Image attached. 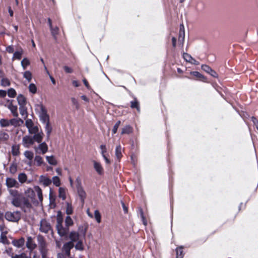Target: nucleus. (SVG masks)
I'll return each mask as SVG.
<instances>
[{
    "label": "nucleus",
    "instance_id": "1",
    "mask_svg": "<svg viewBox=\"0 0 258 258\" xmlns=\"http://www.w3.org/2000/svg\"><path fill=\"white\" fill-rule=\"evenodd\" d=\"M9 192L12 196V203L15 207H20L22 205L29 207L31 205L29 200L22 197L16 190L10 189Z\"/></svg>",
    "mask_w": 258,
    "mask_h": 258
},
{
    "label": "nucleus",
    "instance_id": "2",
    "mask_svg": "<svg viewBox=\"0 0 258 258\" xmlns=\"http://www.w3.org/2000/svg\"><path fill=\"white\" fill-rule=\"evenodd\" d=\"M36 113L38 115L40 121L42 123L49 121V116L47 113V110L44 106L40 103L36 104L35 108Z\"/></svg>",
    "mask_w": 258,
    "mask_h": 258
},
{
    "label": "nucleus",
    "instance_id": "3",
    "mask_svg": "<svg viewBox=\"0 0 258 258\" xmlns=\"http://www.w3.org/2000/svg\"><path fill=\"white\" fill-rule=\"evenodd\" d=\"M63 217L61 212L58 211L57 214V223L56 229L58 234L60 236L65 235L68 232V228H64L62 226Z\"/></svg>",
    "mask_w": 258,
    "mask_h": 258
},
{
    "label": "nucleus",
    "instance_id": "4",
    "mask_svg": "<svg viewBox=\"0 0 258 258\" xmlns=\"http://www.w3.org/2000/svg\"><path fill=\"white\" fill-rule=\"evenodd\" d=\"M5 218L9 221L16 222L21 218V213L20 212H7L5 215Z\"/></svg>",
    "mask_w": 258,
    "mask_h": 258
},
{
    "label": "nucleus",
    "instance_id": "5",
    "mask_svg": "<svg viewBox=\"0 0 258 258\" xmlns=\"http://www.w3.org/2000/svg\"><path fill=\"white\" fill-rule=\"evenodd\" d=\"M25 125L28 130L29 133H35L37 131L38 126L35 125L30 119H27L25 121Z\"/></svg>",
    "mask_w": 258,
    "mask_h": 258
},
{
    "label": "nucleus",
    "instance_id": "6",
    "mask_svg": "<svg viewBox=\"0 0 258 258\" xmlns=\"http://www.w3.org/2000/svg\"><path fill=\"white\" fill-rule=\"evenodd\" d=\"M51 230L50 224L45 220H42L40 222V230L44 233H47Z\"/></svg>",
    "mask_w": 258,
    "mask_h": 258
},
{
    "label": "nucleus",
    "instance_id": "7",
    "mask_svg": "<svg viewBox=\"0 0 258 258\" xmlns=\"http://www.w3.org/2000/svg\"><path fill=\"white\" fill-rule=\"evenodd\" d=\"M74 246V244L72 241L68 242L63 245L62 251L69 258H72L70 256V250Z\"/></svg>",
    "mask_w": 258,
    "mask_h": 258
},
{
    "label": "nucleus",
    "instance_id": "8",
    "mask_svg": "<svg viewBox=\"0 0 258 258\" xmlns=\"http://www.w3.org/2000/svg\"><path fill=\"white\" fill-rule=\"evenodd\" d=\"M30 134L33 135L32 137L34 141L38 143H40L43 138L44 134L41 130H39V128H37V131L35 133H30Z\"/></svg>",
    "mask_w": 258,
    "mask_h": 258
},
{
    "label": "nucleus",
    "instance_id": "9",
    "mask_svg": "<svg viewBox=\"0 0 258 258\" xmlns=\"http://www.w3.org/2000/svg\"><path fill=\"white\" fill-rule=\"evenodd\" d=\"M34 143L32 137L30 136H25L22 139V145L25 148H29Z\"/></svg>",
    "mask_w": 258,
    "mask_h": 258
},
{
    "label": "nucleus",
    "instance_id": "10",
    "mask_svg": "<svg viewBox=\"0 0 258 258\" xmlns=\"http://www.w3.org/2000/svg\"><path fill=\"white\" fill-rule=\"evenodd\" d=\"M6 185L8 188L16 187L18 188L19 187V183L17 181L13 178H7L6 180Z\"/></svg>",
    "mask_w": 258,
    "mask_h": 258
},
{
    "label": "nucleus",
    "instance_id": "11",
    "mask_svg": "<svg viewBox=\"0 0 258 258\" xmlns=\"http://www.w3.org/2000/svg\"><path fill=\"white\" fill-rule=\"evenodd\" d=\"M34 149L36 153H41L42 154H44L48 150V147L46 144L43 142L41 143L38 147H35Z\"/></svg>",
    "mask_w": 258,
    "mask_h": 258
},
{
    "label": "nucleus",
    "instance_id": "12",
    "mask_svg": "<svg viewBox=\"0 0 258 258\" xmlns=\"http://www.w3.org/2000/svg\"><path fill=\"white\" fill-rule=\"evenodd\" d=\"M39 180L40 182L45 186L49 185L51 183V180L48 177L44 175H41Z\"/></svg>",
    "mask_w": 258,
    "mask_h": 258
},
{
    "label": "nucleus",
    "instance_id": "13",
    "mask_svg": "<svg viewBox=\"0 0 258 258\" xmlns=\"http://www.w3.org/2000/svg\"><path fill=\"white\" fill-rule=\"evenodd\" d=\"M80 235L76 231H72L69 234V238L71 241L74 242L78 241L80 238Z\"/></svg>",
    "mask_w": 258,
    "mask_h": 258
},
{
    "label": "nucleus",
    "instance_id": "14",
    "mask_svg": "<svg viewBox=\"0 0 258 258\" xmlns=\"http://www.w3.org/2000/svg\"><path fill=\"white\" fill-rule=\"evenodd\" d=\"M183 57L184 59V60L187 62H189L194 64H199V62H198L196 60L193 58L190 55H189L187 53H184L183 54Z\"/></svg>",
    "mask_w": 258,
    "mask_h": 258
},
{
    "label": "nucleus",
    "instance_id": "15",
    "mask_svg": "<svg viewBox=\"0 0 258 258\" xmlns=\"http://www.w3.org/2000/svg\"><path fill=\"white\" fill-rule=\"evenodd\" d=\"M93 163L95 171L99 174H102L103 173V168L101 164L96 161H93Z\"/></svg>",
    "mask_w": 258,
    "mask_h": 258
},
{
    "label": "nucleus",
    "instance_id": "16",
    "mask_svg": "<svg viewBox=\"0 0 258 258\" xmlns=\"http://www.w3.org/2000/svg\"><path fill=\"white\" fill-rule=\"evenodd\" d=\"M24 194L28 198H29L31 200H33L34 198V190L30 187H28L26 188L24 191Z\"/></svg>",
    "mask_w": 258,
    "mask_h": 258
},
{
    "label": "nucleus",
    "instance_id": "17",
    "mask_svg": "<svg viewBox=\"0 0 258 258\" xmlns=\"http://www.w3.org/2000/svg\"><path fill=\"white\" fill-rule=\"evenodd\" d=\"M76 180L78 183L77 188H78V194H79L80 197L81 198V199H83L85 197V196H86L85 192L84 191V190L82 189V188L80 186V183H81L80 179L79 178H77Z\"/></svg>",
    "mask_w": 258,
    "mask_h": 258
},
{
    "label": "nucleus",
    "instance_id": "18",
    "mask_svg": "<svg viewBox=\"0 0 258 258\" xmlns=\"http://www.w3.org/2000/svg\"><path fill=\"white\" fill-rule=\"evenodd\" d=\"M25 242V239L24 238H21L19 239L13 240L12 241V244L16 247L19 248L22 247Z\"/></svg>",
    "mask_w": 258,
    "mask_h": 258
},
{
    "label": "nucleus",
    "instance_id": "19",
    "mask_svg": "<svg viewBox=\"0 0 258 258\" xmlns=\"http://www.w3.org/2000/svg\"><path fill=\"white\" fill-rule=\"evenodd\" d=\"M26 245L28 248L31 250L34 249L36 246V244L31 237H28Z\"/></svg>",
    "mask_w": 258,
    "mask_h": 258
},
{
    "label": "nucleus",
    "instance_id": "20",
    "mask_svg": "<svg viewBox=\"0 0 258 258\" xmlns=\"http://www.w3.org/2000/svg\"><path fill=\"white\" fill-rule=\"evenodd\" d=\"M17 100L21 107L23 108V106L25 105L26 100L25 97L23 95L21 94L19 95L17 97Z\"/></svg>",
    "mask_w": 258,
    "mask_h": 258
},
{
    "label": "nucleus",
    "instance_id": "21",
    "mask_svg": "<svg viewBox=\"0 0 258 258\" xmlns=\"http://www.w3.org/2000/svg\"><path fill=\"white\" fill-rule=\"evenodd\" d=\"M24 155L25 157L30 161V162L28 164L29 165H31V161L33 159L34 156L33 152L30 151H26L24 152Z\"/></svg>",
    "mask_w": 258,
    "mask_h": 258
},
{
    "label": "nucleus",
    "instance_id": "22",
    "mask_svg": "<svg viewBox=\"0 0 258 258\" xmlns=\"http://www.w3.org/2000/svg\"><path fill=\"white\" fill-rule=\"evenodd\" d=\"M66 191L67 189L63 187H59L58 189V197L64 200L66 198Z\"/></svg>",
    "mask_w": 258,
    "mask_h": 258
},
{
    "label": "nucleus",
    "instance_id": "23",
    "mask_svg": "<svg viewBox=\"0 0 258 258\" xmlns=\"http://www.w3.org/2000/svg\"><path fill=\"white\" fill-rule=\"evenodd\" d=\"M34 189L38 196L39 201L42 202L43 200L42 189L38 186H35Z\"/></svg>",
    "mask_w": 258,
    "mask_h": 258
},
{
    "label": "nucleus",
    "instance_id": "24",
    "mask_svg": "<svg viewBox=\"0 0 258 258\" xmlns=\"http://www.w3.org/2000/svg\"><path fill=\"white\" fill-rule=\"evenodd\" d=\"M10 126L13 125L14 126H17L20 125L21 123H23V120L20 119L13 118L10 120Z\"/></svg>",
    "mask_w": 258,
    "mask_h": 258
},
{
    "label": "nucleus",
    "instance_id": "25",
    "mask_svg": "<svg viewBox=\"0 0 258 258\" xmlns=\"http://www.w3.org/2000/svg\"><path fill=\"white\" fill-rule=\"evenodd\" d=\"M18 179L20 183H24L27 180V176L24 173H21L18 175Z\"/></svg>",
    "mask_w": 258,
    "mask_h": 258
},
{
    "label": "nucleus",
    "instance_id": "26",
    "mask_svg": "<svg viewBox=\"0 0 258 258\" xmlns=\"http://www.w3.org/2000/svg\"><path fill=\"white\" fill-rule=\"evenodd\" d=\"M190 74L193 76L199 79L200 80L203 81H206V78L198 72H192L190 73Z\"/></svg>",
    "mask_w": 258,
    "mask_h": 258
},
{
    "label": "nucleus",
    "instance_id": "27",
    "mask_svg": "<svg viewBox=\"0 0 258 258\" xmlns=\"http://www.w3.org/2000/svg\"><path fill=\"white\" fill-rule=\"evenodd\" d=\"M8 108L11 110V112L13 113L14 116L17 117L18 116V113L17 112V107L16 106L11 104L9 105Z\"/></svg>",
    "mask_w": 258,
    "mask_h": 258
},
{
    "label": "nucleus",
    "instance_id": "28",
    "mask_svg": "<svg viewBox=\"0 0 258 258\" xmlns=\"http://www.w3.org/2000/svg\"><path fill=\"white\" fill-rule=\"evenodd\" d=\"M20 146L18 145H13L12 147V153L14 156H17L19 154Z\"/></svg>",
    "mask_w": 258,
    "mask_h": 258
},
{
    "label": "nucleus",
    "instance_id": "29",
    "mask_svg": "<svg viewBox=\"0 0 258 258\" xmlns=\"http://www.w3.org/2000/svg\"><path fill=\"white\" fill-rule=\"evenodd\" d=\"M0 125L2 127H8L10 126V120L2 118L0 119Z\"/></svg>",
    "mask_w": 258,
    "mask_h": 258
},
{
    "label": "nucleus",
    "instance_id": "30",
    "mask_svg": "<svg viewBox=\"0 0 258 258\" xmlns=\"http://www.w3.org/2000/svg\"><path fill=\"white\" fill-rule=\"evenodd\" d=\"M45 124V129L47 135L49 137L52 131V127L50 124L49 121L44 123Z\"/></svg>",
    "mask_w": 258,
    "mask_h": 258
},
{
    "label": "nucleus",
    "instance_id": "31",
    "mask_svg": "<svg viewBox=\"0 0 258 258\" xmlns=\"http://www.w3.org/2000/svg\"><path fill=\"white\" fill-rule=\"evenodd\" d=\"M47 161L48 162L49 164L52 165H55L57 164V161L55 158L53 156H46V157Z\"/></svg>",
    "mask_w": 258,
    "mask_h": 258
},
{
    "label": "nucleus",
    "instance_id": "32",
    "mask_svg": "<svg viewBox=\"0 0 258 258\" xmlns=\"http://www.w3.org/2000/svg\"><path fill=\"white\" fill-rule=\"evenodd\" d=\"M115 156L118 160H119L121 156V147L120 145L117 146L115 149Z\"/></svg>",
    "mask_w": 258,
    "mask_h": 258
},
{
    "label": "nucleus",
    "instance_id": "33",
    "mask_svg": "<svg viewBox=\"0 0 258 258\" xmlns=\"http://www.w3.org/2000/svg\"><path fill=\"white\" fill-rule=\"evenodd\" d=\"M23 77L29 82L32 79V74L30 71H27L23 73Z\"/></svg>",
    "mask_w": 258,
    "mask_h": 258
},
{
    "label": "nucleus",
    "instance_id": "34",
    "mask_svg": "<svg viewBox=\"0 0 258 258\" xmlns=\"http://www.w3.org/2000/svg\"><path fill=\"white\" fill-rule=\"evenodd\" d=\"M133 131L132 127L130 125H126L122 128L121 131L122 134H128L132 133Z\"/></svg>",
    "mask_w": 258,
    "mask_h": 258
},
{
    "label": "nucleus",
    "instance_id": "35",
    "mask_svg": "<svg viewBox=\"0 0 258 258\" xmlns=\"http://www.w3.org/2000/svg\"><path fill=\"white\" fill-rule=\"evenodd\" d=\"M76 250L82 251L84 249V246L82 240H79L75 246Z\"/></svg>",
    "mask_w": 258,
    "mask_h": 258
},
{
    "label": "nucleus",
    "instance_id": "36",
    "mask_svg": "<svg viewBox=\"0 0 258 258\" xmlns=\"http://www.w3.org/2000/svg\"><path fill=\"white\" fill-rule=\"evenodd\" d=\"M183 247L182 246L178 247L176 248V258H183Z\"/></svg>",
    "mask_w": 258,
    "mask_h": 258
},
{
    "label": "nucleus",
    "instance_id": "37",
    "mask_svg": "<svg viewBox=\"0 0 258 258\" xmlns=\"http://www.w3.org/2000/svg\"><path fill=\"white\" fill-rule=\"evenodd\" d=\"M66 212L68 215H70L72 214L73 212V207L72 206V205L68 202L66 203Z\"/></svg>",
    "mask_w": 258,
    "mask_h": 258
},
{
    "label": "nucleus",
    "instance_id": "38",
    "mask_svg": "<svg viewBox=\"0 0 258 258\" xmlns=\"http://www.w3.org/2000/svg\"><path fill=\"white\" fill-rule=\"evenodd\" d=\"M0 242L4 244H9L10 243L6 235L1 234Z\"/></svg>",
    "mask_w": 258,
    "mask_h": 258
},
{
    "label": "nucleus",
    "instance_id": "39",
    "mask_svg": "<svg viewBox=\"0 0 258 258\" xmlns=\"http://www.w3.org/2000/svg\"><path fill=\"white\" fill-rule=\"evenodd\" d=\"M23 54V51H18L14 53L13 57V59H20Z\"/></svg>",
    "mask_w": 258,
    "mask_h": 258
},
{
    "label": "nucleus",
    "instance_id": "40",
    "mask_svg": "<svg viewBox=\"0 0 258 258\" xmlns=\"http://www.w3.org/2000/svg\"><path fill=\"white\" fill-rule=\"evenodd\" d=\"M30 64V61L27 58H24L21 61V66L24 70H25L27 67Z\"/></svg>",
    "mask_w": 258,
    "mask_h": 258
},
{
    "label": "nucleus",
    "instance_id": "41",
    "mask_svg": "<svg viewBox=\"0 0 258 258\" xmlns=\"http://www.w3.org/2000/svg\"><path fill=\"white\" fill-rule=\"evenodd\" d=\"M65 224L67 227H69L73 225L74 222L71 217L69 215L65 219Z\"/></svg>",
    "mask_w": 258,
    "mask_h": 258
},
{
    "label": "nucleus",
    "instance_id": "42",
    "mask_svg": "<svg viewBox=\"0 0 258 258\" xmlns=\"http://www.w3.org/2000/svg\"><path fill=\"white\" fill-rule=\"evenodd\" d=\"M9 136L7 133L2 132L0 133V140L2 141H6L8 140Z\"/></svg>",
    "mask_w": 258,
    "mask_h": 258
},
{
    "label": "nucleus",
    "instance_id": "43",
    "mask_svg": "<svg viewBox=\"0 0 258 258\" xmlns=\"http://www.w3.org/2000/svg\"><path fill=\"white\" fill-rule=\"evenodd\" d=\"M28 88L29 91L32 94H35L37 92V87L36 85L33 83L30 84Z\"/></svg>",
    "mask_w": 258,
    "mask_h": 258
},
{
    "label": "nucleus",
    "instance_id": "44",
    "mask_svg": "<svg viewBox=\"0 0 258 258\" xmlns=\"http://www.w3.org/2000/svg\"><path fill=\"white\" fill-rule=\"evenodd\" d=\"M51 182H52L53 184L56 186H59L60 184V179L57 176L53 177Z\"/></svg>",
    "mask_w": 258,
    "mask_h": 258
},
{
    "label": "nucleus",
    "instance_id": "45",
    "mask_svg": "<svg viewBox=\"0 0 258 258\" xmlns=\"http://www.w3.org/2000/svg\"><path fill=\"white\" fill-rule=\"evenodd\" d=\"M71 101L73 105L77 109H78L80 107V104L77 99L74 97L71 98Z\"/></svg>",
    "mask_w": 258,
    "mask_h": 258
},
{
    "label": "nucleus",
    "instance_id": "46",
    "mask_svg": "<svg viewBox=\"0 0 258 258\" xmlns=\"http://www.w3.org/2000/svg\"><path fill=\"white\" fill-rule=\"evenodd\" d=\"M94 217L98 223L101 222V215L98 210H95L94 212Z\"/></svg>",
    "mask_w": 258,
    "mask_h": 258
},
{
    "label": "nucleus",
    "instance_id": "47",
    "mask_svg": "<svg viewBox=\"0 0 258 258\" xmlns=\"http://www.w3.org/2000/svg\"><path fill=\"white\" fill-rule=\"evenodd\" d=\"M34 161L38 166L41 165L43 163L42 158L40 156H36Z\"/></svg>",
    "mask_w": 258,
    "mask_h": 258
},
{
    "label": "nucleus",
    "instance_id": "48",
    "mask_svg": "<svg viewBox=\"0 0 258 258\" xmlns=\"http://www.w3.org/2000/svg\"><path fill=\"white\" fill-rule=\"evenodd\" d=\"M8 96L10 97H14L16 95V92L14 89L11 88L9 89L8 91Z\"/></svg>",
    "mask_w": 258,
    "mask_h": 258
},
{
    "label": "nucleus",
    "instance_id": "49",
    "mask_svg": "<svg viewBox=\"0 0 258 258\" xmlns=\"http://www.w3.org/2000/svg\"><path fill=\"white\" fill-rule=\"evenodd\" d=\"M50 30L52 35L53 36H55L58 34V28L57 27H55L54 28L51 27V28H50Z\"/></svg>",
    "mask_w": 258,
    "mask_h": 258
},
{
    "label": "nucleus",
    "instance_id": "50",
    "mask_svg": "<svg viewBox=\"0 0 258 258\" xmlns=\"http://www.w3.org/2000/svg\"><path fill=\"white\" fill-rule=\"evenodd\" d=\"M184 37V32L182 30L181 27L180 28L179 34V41H183Z\"/></svg>",
    "mask_w": 258,
    "mask_h": 258
},
{
    "label": "nucleus",
    "instance_id": "51",
    "mask_svg": "<svg viewBox=\"0 0 258 258\" xmlns=\"http://www.w3.org/2000/svg\"><path fill=\"white\" fill-rule=\"evenodd\" d=\"M17 171V166L15 164H12L10 167V171L12 174H15Z\"/></svg>",
    "mask_w": 258,
    "mask_h": 258
},
{
    "label": "nucleus",
    "instance_id": "52",
    "mask_svg": "<svg viewBox=\"0 0 258 258\" xmlns=\"http://www.w3.org/2000/svg\"><path fill=\"white\" fill-rule=\"evenodd\" d=\"M120 124V121H118L114 125L113 128L112 129L113 134H115L117 131V129Z\"/></svg>",
    "mask_w": 258,
    "mask_h": 258
},
{
    "label": "nucleus",
    "instance_id": "53",
    "mask_svg": "<svg viewBox=\"0 0 258 258\" xmlns=\"http://www.w3.org/2000/svg\"><path fill=\"white\" fill-rule=\"evenodd\" d=\"M1 83L3 86H8L10 85L9 81L6 78H3L2 80Z\"/></svg>",
    "mask_w": 258,
    "mask_h": 258
},
{
    "label": "nucleus",
    "instance_id": "54",
    "mask_svg": "<svg viewBox=\"0 0 258 258\" xmlns=\"http://www.w3.org/2000/svg\"><path fill=\"white\" fill-rule=\"evenodd\" d=\"M202 69L203 70H204L208 74L210 73V71H211L212 70L211 68H210L207 65H202Z\"/></svg>",
    "mask_w": 258,
    "mask_h": 258
},
{
    "label": "nucleus",
    "instance_id": "55",
    "mask_svg": "<svg viewBox=\"0 0 258 258\" xmlns=\"http://www.w3.org/2000/svg\"><path fill=\"white\" fill-rule=\"evenodd\" d=\"M100 149H101V155L102 156H104L105 155V153L106 152V146L105 145H101L100 146Z\"/></svg>",
    "mask_w": 258,
    "mask_h": 258
},
{
    "label": "nucleus",
    "instance_id": "56",
    "mask_svg": "<svg viewBox=\"0 0 258 258\" xmlns=\"http://www.w3.org/2000/svg\"><path fill=\"white\" fill-rule=\"evenodd\" d=\"M63 69L64 71L67 73H72L73 72L72 69L68 66H64Z\"/></svg>",
    "mask_w": 258,
    "mask_h": 258
},
{
    "label": "nucleus",
    "instance_id": "57",
    "mask_svg": "<svg viewBox=\"0 0 258 258\" xmlns=\"http://www.w3.org/2000/svg\"><path fill=\"white\" fill-rule=\"evenodd\" d=\"M131 107L132 108H136L138 109V103L136 101H134L131 102Z\"/></svg>",
    "mask_w": 258,
    "mask_h": 258
},
{
    "label": "nucleus",
    "instance_id": "58",
    "mask_svg": "<svg viewBox=\"0 0 258 258\" xmlns=\"http://www.w3.org/2000/svg\"><path fill=\"white\" fill-rule=\"evenodd\" d=\"M12 258H26L25 255L22 254L20 255H15L12 256Z\"/></svg>",
    "mask_w": 258,
    "mask_h": 258
},
{
    "label": "nucleus",
    "instance_id": "59",
    "mask_svg": "<svg viewBox=\"0 0 258 258\" xmlns=\"http://www.w3.org/2000/svg\"><path fill=\"white\" fill-rule=\"evenodd\" d=\"M209 74H210L212 76H213L214 77L216 78L218 77V75H217V74L216 73V72H215L213 70H211V71H210V73H209Z\"/></svg>",
    "mask_w": 258,
    "mask_h": 258
},
{
    "label": "nucleus",
    "instance_id": "60",
    "mask_svg": "<svg viewBox=\"0 0 258 258\" xmlns=\"http://www.w3.org/2000/svg\"><path fill=\"white\" fill-rule=\"evenodd\" d=\"M6 92L4 90H0V96L2 97H4L6 95Z\"/></svg>",
    "mask_w": 258,
    "mask_h": 258
},
{
    "label": "nucleus",
    "instance_id": "61",
    "mask_svg": "<svg viewBox=\"0 0 258 258\" xmlns=\"http://www.w3.org/2000/svg\"><path fill=\"white\" fill-rule=\"evenodd\" d=\"M83 82L84 83V85H85V86L89 89H90V85H89L87 81L86 80V79H84L83 80Z\"/></svg>",
    "mask_w": 258,
    "mask_h": 258
},
{
    "label": "nucleus",
    "instance_id": "62",
    "mask_svg": "<svg viewBox=\"0 0 258 258\" xmlns=\"http://www.w3.org/2000/svg\"><path fill=\"white\" fill-rule=\"evenodd\" d=\"M72 84L75 87H79V85H80V84H79V82L78 81H76V80H74L72 82Z\"/></svg>",
    "mask_w": 258,
    "mask_h": 258
},
{
    "label": "nucleus",
    "instance_id": "63",
    "mask_svg": "<svg viewBox=\"0 0 258 258\" xmlns=\"http://www.w3.org/2000/svg\"><path fill=\"white\" fill-rule=\"evenodd\" d=\"M7 51L9 53H12L14 51V49L12 46H9L7 48Z\"/></svg>",
    "mask_w": 258,
    "mask_h": 258
},
{
    "label": "nucleus",
    "instance_id": "64",
    "mask_svg": "<svg viewBox=\"0 0 258 258\" xmlns=\"http://www.w3.org/2000/svg\"><path fill=\"white\" fill-rule=\"evenodd\" d=\"M81 98H82V99H83V100L86 101V102H89V99L88 98V97L87 96H86L85 95H82L81 96Z\"/></svg>",
    "mask_w": 258,
    "mask_h": 258
}]
</instances>
